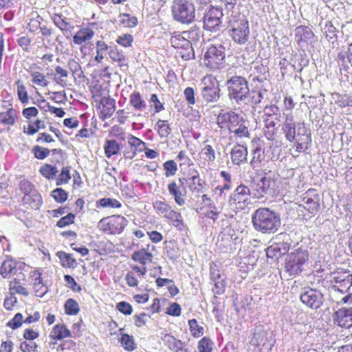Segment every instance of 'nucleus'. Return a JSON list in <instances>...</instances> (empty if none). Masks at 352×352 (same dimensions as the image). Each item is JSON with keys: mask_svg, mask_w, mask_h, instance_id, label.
I'll return each instance as SVG.
<instances>
[{"mask_svg": "<svg viewBox=\"0 0 352 352\" xmlns=\"http://www.w3.org/2000/svg\"><path fill=\"white\" fill-rule=\"evenodd\" d=\"M254 228L263 234H274L280 227V217L268 208H260L252 215Z\"/></svg>", "mask_w": 352, "mask_h": 352, "instance_id": "f257e3e1", "label": "nucleus"}, {"mask_svg": "<svg viewBox=\"0 0 352 352\" xmlns=\"http://www.w3.org/2000/svg\"><path fill=\"white\" fill-rule=\"evenodd\" d=\"M226 87L229 98L240 104L247 102L250 95L248 80L242 76L234 75L227 80Z\"/></svg>", "mask_w": 352, "mask_h": 352, "instance_id": "f03ea898", "label": "nucleus"}, {"mask_svg": "<svg viewBox=\"0 0 352 352\" xmlns=\"http://www.w3.org/2000/svg\"><path fill=\"white\" fill-rule=\"evenodd\" d=\"M172 16L175 21L182 24H190L195 19V6L191 0H174Z\"/></svg>", "mask_w": 352, "mask_h": 352, "instance_id": "7ed1b4c3", "label": "nucleus"}, {"mask_svg": "<svg viewBox=\"0 0 352 352\" xmlns=\"http://www.w3.org/2000/svg\"><path fill=\"white\" fill-rule=\"evenodd\" d=\"M284 121L282 130L285 134V138L289 142H294L297 136H307L309 141H311V133H307V129L304 124L294 122V116L292 112L284 113Z\"/></svg>", "mask_w": 352, "mask_h": 352, "instance_id": "20e7f679", "label": "nucleus"}, {"mask_svg": "<svg viewBox=\"0 0 352 352\" xmlns=\"http://www.w3.org/2000/svg\"><path fill=\"white\" fill-rule=\"evenodd\" d=\"M223 16L222 8L209 6L203 13L201 21L203 22V28L205 30L216 33L221 30L222 17Z\"/></svg>", "mask_w": 352, "mask_h": 352, "instance_id": "39448f33", "label": "nucleus"}, {"mask_svg": "<svg viewBox=\"0 0 352 352\" xmlns=\"http://www.w3.org/2000/svg\"><path fill=\"white\" fill-rule=\"evenodd\" d=\"M309 252L307 250L298 248L289 254L285 259V269L290 275H297L302 270L303 265L309 259Z\"/></svg>", "mask_w": 352, "mask_h": 352, "instance_id": "423d86ee", "label": "nucleus"}, {"mask_svg": "<svg viewBox=\"0 0 352 352\" xmlns=\"http://www.w3.org/2000/svg\"><path fill=\"white\" fill-rule=\"evenodd\" d=\"M230 36L233 41L239 45L246 44L250 38L248 21L245 19L234 21L230 24Z\"/></svg>", "mask_w": 352, "mask_h": 352, "instance_id": "0eeeda50", "label": "nucleus"}, {"mask_svg": "<svg viewBox=\"0 0 352 352\" xmlns=\"http://www.w3.org/2000/svg\"><path fill=\"white\" fill-rule=\"evenodd\" d=\"M171 45L175 48L181 49V56L184 60H190L194 56V50L191 41L184 34L174 32L170 40Z\"/></svg>", "mask_w": 352, "mask_h": 352, "instance_id": "6e6552de", "label": "nucleus"}, {"mask_svg": "<svg viewBox=\"0 0 352 352\" xmlns=\"http://www.w3.org/2000/svg\"><path fill=\"white\" fill-rule=\"evenodd\" d=\"M300 299L308 307L317 309L323 304L324 296L320 290L307 287L301 292Z\"/></svg>", "mask_w": 352, "mask_h": 352, "instance_id": "1a4fd4ad", "label": "nucleus"}, {"mask_svg": "<svg viewBox=\"0 0 352 352\" xmlns=\"http://www.w3.org/2000/svg\"><path fill=\"white\" fill-rule=\"evenodd\" d=\"M330 281L332 289L344 293L352 286V274L349 272L334 273Z\"/></svg>", "mask_w": 352, "mask_h": 352, "instance_id": "9d476101", "label": "nucleus"}, {"mask_svg": "<svg viewBox=\"0 0 352 352\" xmlns=\"http://www.w3.org/2000/svg\"><path fill=\"white\" fill-rule=\"evenodd\" d=\"M186 178H179L177 182L173 181L168 185L169 194L173 197L175 203L182 206L186 204L187 190L184 186Z\"/></svg>", "mask_w": 352, "mask_h": 352, "instance_id": "9b49d317", "label": "nucleus"}, {"mask_svg": "<svg viewBox=\"0 0 352 352\" xmlns=\"http://www.w3.org/2000/svg\"><path fill=\"white\" fill-rule=\"evenodd\" d=\"M224 58V47L221 45L210 46L204 54V60L207 61L206 64L213 69L219 68Z\"/></svg>", "mask_w": 352, "mask_h": 352, "instance_id": "f8f14e48", "label": "nucleus"}, {"mask_svg": "<svg viewBox=\"0 0 352 352\" xmlns=\"http://www.w3.org/2000/svg\"><path fill=\"white\" fill-rule=\"evenodd\" d=\"M251 194L250 189L244 185L239 186L230 197V205L239 204V208H243L246 204H248L250 195Z\"/></svg>", "mask_w": 352, "mask_h": 352, "instance_id": "ddd939ff", "label": "nucleus"}, {"mask_svg": "<svg viewBox=\"0 0 352 352\" xmlns=\"http://www.w3.org/2000/svg\"><path fill=\"white\" fill-rule=\"evenodd\" d=\"M319 195L314 189H309L305 196L303 197V207L307 210L311 214H315L318 211Z\"/></svg>", "mask_w": 352, "mask_h": 352, "instance_id": "4468645a", "label": "nucleus"}, {"mask_svg": "<svg viewBox=\"0 0 352 352\" xmlns=\"http://www.w3.org/2000/svg\"><path fill=\"white\" fill-rule=\"evenodd\" d=\"M295 39L299 45L313 44L315 42L314 34L311 29L305 25H299L295 29Z\"/></svg>", "mask_w": 352, "mask_h": 352, "instance_id": "2eb2a0df", "label": "nucleus"}, {"mask_svg": "<svg viewBox=\"0 0 352 352\" xmlns=\"http://www.w3.org/2000/svg\"><path fill=\"white\" fill-rule=\"evenodd\" d=\"M270 179L265 177L256 181L254 180L251 186L252 195L256 198H261L270 190Z\"/></svg>", "mask_w": 352, "mask_h": 352, "instance_id": "dca6fc26", "label": "nucleus"}, {"mask_svg": "<svg viewBox=\"0 0 352 352\" xmlns=\"http://www.w3.org/2000/svg\"><path fill=\"white\" fill-rule=\"evenodd\" d=\"M336 322L346 329L352 327V308H342L336 312Z\"/></svg>", "mask_w": 352, "mask_h": 352, "instance_id": "f3484780", "label": "nucleus"}, {"mask_svg": "<svg viewBox=\"0 0 352 352\" xmlns=\"http://www.w3.org/2000/svg\"><path fill=\"white\" fill-rule=\"evenodd\" d=\"M219 89L215 85L211 83L201 89V96L206 102H214L219 98Z\"/></svg>", "mask_w": 352, "mask_h": 352, "instance_id": "a211bd4d", "label": "nucleus"}, {"mask_svg": "<svg viewBox=\"0 0 352 352\" xmlns=\"http://www.w3.org/2000/svg\"><path fill=\"white\" fill-rule=\"evenodd\" d=\"M101 118L104 120L109 118L116 110V101L109 97H103L100 100Z\"/></svg>", "mask_w": 352, "mask_h": 352, "instance_id": "6ab92c4d", "label": "nucleus"}, {"mask_svg": "<svg viewBox=\"0 0 352 352\" xmlns=\"http://www.w3.org/2000/svg\"><path fill=\"white\" fill-rule=\"evenodd\" d=\"M248 149L241 145L233 147L231 151V159L234 164L240 165L247 162Z\"/></svg>", "mask_w": 352, "mask_h": 352, "instance_id": "aec40b11", "label": "nucleus"}, {"mask_svg": "<svg viewBox=\"0 0 352 352\" xmlns=\"http://www.w3.org/2000/svg\"><path fill=\"white\" fill-rule=\"evenodd\" d=\"M128 220L122 216L118 215L108 223L109 229L111 233H121L124 228L126 226Z\"/></svg>", "mask_w": 352, "mask_h": 352, "instance_id": "412c9836", "label": "nucleus"}, {"mask_svg": "<svg viewBox=\"0 0 352 352\" xmlns=\"http://www.w3.org/2000/svg\"><path fill=\"white\" fill-rule=\"evenodd\" d=\"M153 206L157 214L162 215L166 219L170 214H175V211L172 210L171 206L166 201L157 200L153 203Z\"/></svg>", "mask_w": 352, "mask_h": 352, "instance_id": "4be33fe9", "label": "nucleus"}, {"mask_svg": "<svg viewBox=\"0 0 352 352\" xmlns=\"http://www.w3.org/2000/svg\"><path fill=\"white\" fill-rule=\"evenodd\" d=\"M185 182H187L188 187L192 192H198L202 188L201 179H200L199 174L197 170H191L189 177L186 179Z\"/></svg>", "mask_w": 352, "mask_h": 352, "instance_id": "5701e85b", "label": "nucleus"}, {"mask_svg": "<svg viewBox=\"0 0 352 352\" xmlns=\"http://www.w3.org/2000/svg\"><path fill=\"white\" fill-rule=\"evenodd\" d=\"M94 35V32L90 28H83L76 33L73 37L75 44L81 45L82 43L89 41Z\"/></svg>", "mask_w": 352, "mask_h": 352, "instance_id": "b1692460", "label": "nucleus"}, {"mask_svg": "<svg viewBox=\"0 0 352 352\" xmlns=\"http://www.w3.org/2000/svg\"><path fill=\"white\" fill-rule=\"evenodd\" d=\"M23 202L33 209H38L43 203L41 196L36 192H33L30 195H25Z\"/></svg>", "mask_w": 352, "mask_h": 352, "instance_id": "393cba45", "label": "nucleus"}, {"mask_svg": "<svg viewBox=\"0 0 352 352\" xmlns=\"http://www.w3.org/2000/svg\"><path fill=\"white\" fill-rule=\"evenodd\" d=\"M50 336L55 340H62L71 337V332L65 325L59 324L53 327Z\"/></svg>", "mask_w": 352, "mask_h": 352, "instance_id": "a878e982", "label": "nucleus"}, {"mask_svg": "<svg viewBox=\"0 0 352 352\" xmlns=\"http://www.w3.org/2000/svg\"><path fill=\"white\" fill-rule=\"evenodd\" d=\"M323 32L329 42L332 45V47H334L336 44H338L336 28L331 22L327 21L323 28Z\"/></svg>", "mask_w": 352, "mask_h": 352, "instance_id": "bb28decb", "label": "nucleus"}, {"mask_svg": "<svg viewBox=\"0 0 352 352\" xmlns=\"http://www.w3.org/2000/svg\"><path fill=\"white\" fill-rule=\"evenodd\" d=\"M104 149L106 157L110 158L111 156L119 153L121 146L114 140H107L105 141Z\"/></svg>", "mask_w": 352, "mask_h": 352, "instance_id": "cd10ccee", "label": "nucleus"}, {"mask_svg": "<svg viewBox=\"0 0 352 352\" xmlns=\"http://www.w3.org/2000/svg\"><path fill=\"white\" fill-rule=\"evenodd\" d=\"M153 254L147 252L145 249H142L139 251H135L133 253L131 258L142 265H145L146 261H152Z\"/></svg>", "mask_w": 352, "mask_h": 352, "instance_id": "c85d7f7f", "label": "nucleus"}, {"mask_svg": "<svg viewBox=\"0 0 352 352\" xmlns=\"http://www.w3.org/2000/svg\"><path fill=\"white\" fill-rule=\"evenodd\" d=\"M227 118H228V128L230 132L233 131L240 124L245 122V120L243 119V116L236 113L234 111L228 112V116H227Z\"/></svg>", "mask_w": 352, "mask_h": 352, "instance_id": "c756f323", "label": "nucleus"}, {"mask_svg": "<svg viewBox=\"0 0 352 352\" xmlns=\"http://www.w3.org/2000/svg\"><path fill=\"white\" fill-rule=\"evenodd\" d=\"M129 102L138 111H142L146 106L144 100L139 92H133L131 94Z\"/></svg>", "mask_w": 352, "mask_h": 352, "instance_id": "7c9ffc66", "label": "nucleus"}, {"mask_svg": "<svg viewBox=\"0 0 352 352\" xmlns=\"http://www.w3.org/2000/svg\"><path fill=\"white\" fill-rule=\"evenodd\" d=\"M265 159L264 149L261 146H256L253 150V157L250 164L253 168L260 166V164Z\"/></svg>", "mask_w": 352, "mask_h": 352, "instance_id": "2f4dec72", "label": "nucleus"}, {"mask_svg": "<svg viewBox=\"0 0 352 352\" xmlns=\"http://www.w3.org/2000/svg\"><path fill=\"white\" fill-rule=\"evenodd\" d=\"M16 118V111L10 108L5 112L0 113V122L6 125H13Z\"/></svg>", "mask_w": 352, "mask_h": 352, "instance_id": "473e14b6", "label": "nucleus"}, {"mask_svg": "<svg viewBox=\"0 0 352 352\" xmlns=\"http://www.w3.org/2000/svg\"><path fill=\"white\" fill-rule=\"evenodd\" d=\"M52 19L54 23L63 32L67 31L74 28L65 17L63 18L60 14H54Z\"/></svg>", "mask_w": 352, "mask_h": 352, "instance_id": "72a5a7b5", "label": "nucleus"}, {"mask_svg": "<svg viewBox=\"0 0 352 352\" xmlns=\"http://www.w3.org/2000/svg\"><path fill=\"white\" fill-rule=\"evenodd\" d=\"M211 278L214 283V287L212 288L214 294L218 295L223 294L226 288V282L221 277V275L219 274H217V275L212 274L211 276Z\"/></svg>", "mask_w": 352, "mask_h": 352, "instance_id": "f704fd0d", "label": "nucleus"}, {"mask_svg": "<svg viewBox=\"0 0 352 352\" xmlns=\"http://www.w3.org/2000/svg\"><path fill=\"white\" fill-rule=\"evenodd\" d=\"M183 34L187 38L192 42L196 43L199 41L202 36V32L199 27L195 25L192 26L190 30L184 31Z\"/></svg>", "mask_w": 352, "mask_h": 352, "instance_id": "c9c22d12", "label": "nucleus"}, {"mask_svg": "<svg viewBox=\"0 0 352 352\" xmlns=\"http://www.w3.org/2000/svg\"><path fill=\"white\" fill-rule=\"evenodd\" d=\"M267 93L266 89L260 90L258 91H250V95L248 97V100L247 102H244L243 104H250L251 105H256L260 104L262 100L264 98L265 94Z\"/></svg>", "mask_w": 352, "mask_h": 352, "instance_id": "e433bc0d", "label": "nucleus"}, {"mask_svg": "<svg viewBox=\"0 0 352 352\" xmlns=\"http://www.w3.org/2000/svg\"><path fill=\"white\" fill-rule=\"evenodd\" d=\"M56 255L63 263V266L72 268L76 267L78 263L76 259L72 258L71 254L60 251L56 253Z\"/></svg>", "mask_w": 352, "mask_h": 352, "instance_id": "4c0bfd02", "label": "nucleus"}, {"mask_svg": "<svg viewBox=\"0 0 352 352\" xmlns=\"http://www.w3.org/2000/svg\"><path fill=\"white\" fill-rule=\"evenodd\" d=\"M97 207L109 208H120L122 206L121 203L116 199L113 198H102L96 202Z\"/></svg>", "mask_w": 352, "mask_h": 352, "instance_id": "58836bf2", "label": "nucleus"}, {"mask_svg": "<svg viewBox=\"0 0 352 352\" xmlns=\"http://www.w3.org/2000/svg\"><path fill=\"white\" fill-rule=\"evenodd\" d=\"M118 18L120 23L126 28H133L138 24L137 18L129 14H120Z\"/></svg>", "mask_w": 352, "mask_h": 352, "instance_id": "ea45409f", "label": "nucleus"}, {"mask_svg": "<svg viewBox=\"0 0 352 352\" xmlns=\"http://www.w3.org/2000/svg\"><path fill=\"white\" fill-rule=\"evenodd\" d=\"M160 138H167L171 133V129L166 120H159L156 124Z\"/></svg>", "mask_w": 352, "mask_h": 352, "instance_id": "a19ab883", "label": "nucleus"}, {"mask_svg": "<svg viewBox=\"0 0 352 352\" xmlns=\"http://www.w3.org/2000/svg\"><path fill=\"white\" fill-rule=\"evenodd\" d=\"M64 307L65 314L67 315H76L80 311L78 302L72 298L67 300Z\"/></svg>", "mask_w": 352, "mask_h": 352, "instance_id": "79ce46f5", "label": "nucleus"}, {"mask_svg": "<svg viewBox=\"0 0 352 352\" xmlns=\"http://www.w3.org/2000/svg\"><path fill=\"white\" fill-rule=\"evenodd\" d=\"M40 173L48 179H52L56 175L58 170L56 166L45 164L40 168Z\"/></svg>", "mask_w": 352, "mask_h": 352, "instance_id": "37998d69", "label": "nucleus"}, {"mask_svg": "<svg viewBox=\"0 0 352 352\" xmlns=\"http://www.w3.org/2000/svg\"><path fill=\"white\" fill-rule=\"evenodd\" d=\"M197 348L199 352H212L213 342L209 338L204 337L199 341Z\"/></svg>", "mask_w": 352, "mask_h": 352, "instance_id": "c03bdc74", "label": "nucleus"}, {"mask_svg": "<svg viewBox=\"0 0 352 352\" xmlns=\"http://www.w3.org/2000/svg\"><path fill=\"white\" fill-rule=\"evenodd\" d=\"M190 331L195 338H199L204 334V327L199 326L196 319H192L188 321Z\"/></svg>", "mask_w": 352, "mask_h": 352, "instance_id": "a18cd8bd", "label": "nucleus"}, {"mask_svg": "<svg viewBox=\"0 0 352 352\" xmlns=\"http://www.w3.org/2000/svg\"><path fill=\"white\" fill-rule=\"evenodd\" d=\"M71 179L69 167H63L61 170V173L58 175L56 179V185L60 186L65 184H67Z\"/></svg>", "mask_w": 352, "mask_h": 352, "instance_id": "49530a36", "label": "nucleus"}, {"mask_svg": "<svg viewBox=\"0 0 352 352\" xmlns=\"http://www.w3.org/2000/svg\"><path fill=\"white\" fill-rule=\"evenodd\" d=\"M15 269V264L11 260H7L2 263L0 267V274L3 278H8V275Z\"/></svg>", "mask_w": 352, "mask_h": 352, "instance_id": "de8ad7c7", "label": "nucleus"}, {"mask_svg": "<svg viewBox=\"0 0 352 352\" xmlns=\"http://www.w3.org/2000/svg\"><path fill=\"white\" fill-rule=\"evenodd\" d=\"M10 290L11 294H22L25 296H27L29 294L28 291L25 287L22 286L21 283L14 280L13 282H11L10 284Z\"/></svg>", "mask_w": 352, "mask_h": 352, "instance_id": "09e8293b", "label": "nucleus"}, {"mask_svg": "<svg viewBox=\"0 0 352 352\" xmlns=\"http://www.w3.org/2000/svg\"><path fill=\"white\" fill-rule=\"evenodd\" d=\"M120 342L124 348L129 351H133L135 349L133 336L123 334L120 338Z\"/></svg>", "mask_w": 352, "mask_h": 352, "instance_id": "8fccbe9b", "label": "nucleus"}, {"mask_svg": "<svg viewBox=\"0 0 352 352\" xmlns=\"http://www.w3.org/2000/svg\"><path fill=\"white\" fill-rule=\"evenodd\" d=\"M164 169L166 170L165 176L169 177L175 175L177 170V166L174 160H168L163 164Z\"/></svg>", "mask_w": 352, "mask_h": 352, "instance_id": "3c124183", "label": "nucleus"}, {"mask_svg": "<svg viewBox=\"0 0 352 352\" xmlns=\"http://www.w3.org/2000/svg\"><path fill=\"white\" fill-rule=\"evenodd\" d=\"M17 85V95L19 100L22 104H27L28 102V95L25 87L21 83L20 80L16 82Z\"/></svg>", "mask_w": 352, "mask_h": 352, "instance_id": "603ef678", "label": "nucleus"}, {"mask_svg": "<svg viewBox=\"0 0 352 352\" xmlns=\"http://www.w3.org/2000/svg\"><path fill=\"white\" fill-rule=\"evenodd\" d=\"M32 152L36 158L43 160L50 155V151L47 148L36 145L33 147Z\"/></svg>", "mask_w": 352, "mask_h": 352, "instance_id": "864d4df0", "label": "nucleus"}, {"mask_svg": "<svg viewBox=\"0 0 352 352\" xmlns=\"http://www.w3.org/2000/svg\"><path fill=\"white\" fill-rule=\"evenodd\" d=\"M31 76L32 77V82L40 86L45 87L47 85V81L45 76L38 72H31Z\"/></svg>", "mask_w": 352, "mask_h": 352, "instance_id": "5fc2aeb1", "label": "nucleus"}, {"mask_svg": "<svg viewBox=\"0 0 352 352\" xmlns=\"http://www.w3.org/2000/svg\"><path fill=\"white\" fill-rule=\"evenodd\" d=\"M230 133H234L237 137L242 138H249L250 133L248 126L245 125V122H243V124H240L237 127H236L233 131Z\"/></svg>", "mask_w": 352, "mask_h": 352, "instance_id": "6e6d98bb", "label": "nucleus"}, {"mask_svg": "<svg viewBox=\"0 0 352 352\" xmlns=\"http://www.w3.org/2000/svg\"><path fill=\"white\" fill-rule=\"evenodd\" d=\"M53 198L59 203L65 202L68 197V195L65 190L61 188H57L52 192Z\"/></svg>", "mask_w": 352, "mask_h": 352, "instance_id": "4d7b16f0", "label": "nucleus"}, {"mask_svg": "<svg viewBox=\"0 0 352 352\" xmlns=\"http://www.w3.org/2000/svg\"><path fill=\"white\" fill-rule=\"evenodd\" d=\"M266 341L267 333L264 331H256L254 333V337L252 340L254 344H256L257 346H265L266 344Z\"/></svg>", "mask_w": 352, "mask_h": 352, "instance_id": "13d9d810", "label": "nucleus"}, {"mask_svg": "<svg viewBox=\"0 0 352 352\" xmlns=\"http://www.w3.org/2000/svg\"><path fill=\"white\" fill-rule=\"evenodd\" d=\"M201 153L207 157V160L209 162H214L216 159L215 151L212 146L209 144H206L202 148Z\"/></svg>", "mask_w": 352, "mask_h": 352, "instance_id": "bf43d9fd", "label": "nucleus"}, {"mask_svg": "<svg viewBox=\"0 0 352 352\" xmlns=\"http://www.w3.org/2000/svg\"><path fill=\"white\" fill-rule=\"evenodd\" d=\"M34 125L35 126H34L33 124H28V131H24V132L28 133V135H32L37 133L39 129L45 128L44 122L40 120H37L34 122Z\"/></svg>", "mask_w": 352, "mask_h": 352, "instance_id": "052dcab7", "label": "nucleus"}, {"mask_svg": "<svg viewBox=\"0 0 352 352\" xmlns=\"http://www.w3.org/2000/svg\"><path fill=\"white\" fill-rule=\"evenodd\" d=\"M165 341L166 342L168 348L173 352L184 343L181 340H177L170 336H166Z\"/></svg>", "mask_w": 352, "mask_h": 352, "instance_id": "680f3d73", "label": "nucleus"}, {"mask_svg": "<svg viewBox=\"0 0 352 352\" xmlns=\"http://www.w3.org/2000/svg\"><path fill=\"white\" fill-rule=\"evenodd\" d=\"M74 219H75V215L73 213H69L66 216L60 218L58 221L56 226L59 228L65 227L69 224L73 223Z\"/></svg>", "mask_w": 352, "mask_h": 352, "instance_id": "e2e57ef3", "label": "nucleus"}, {"mask_svg": "<svg viewBox=\"0 0 352 352\" xmlns=\"http://www.w3.org/2000/svg\"><path fill=\"white\" fill-rule=\"evenodd\" d=\"M22 323L23 315L21 313H17L14 318L8 322L7 325L12 329H16L21 327Z\"/></svg>", "mask_w": 352, "mask_h": 352, "instance_id": "0e129e2a", "label": "nucleus"}, {"mask_svg": "<svg viewBox=\"0 0 352 352\" xmlns=\"http://www.w3.org/2000/svg\"><path fill=\"white\" fill-rule=\"evenodd\" d=\"M55 72L57 74L60 75L58 80L57 81L62 87H65L67 85L66 80L65 78L68 76V72L66 69L62 68L60 66H56L55 67Z\"/></svg>", "mask_w": 352, "mask_h": 352, "instance_id": "69168bd1", "label": "nucleus"}, {"mask_svg": "<svg viewBox=\"0 0 352 352\" xmlns=\"http://www.w3.org/2000/svg\"><path fill=\"white\" fill-rule=\"evenodd\" d=\"M133 41V38L132 35L129 34H124L118 36L116 42L124 47H129L131 45Z\"/></svg>", "mask_w": 352, "mask_h": 352, "instance_id": "338daca9", "label": "nucleus"}, {"mask_svg": "<svg viewBox=\"0 0 352 352\" xmlns=\"http://www.w3.org/2000/svg\"><path fill=\"white\" fill-rule=\"evenodd\" d=\"M116 308L124 315H130L133 311L131 305L125 301L118 302L116 305Z\"/></svg>", "mask_w": 352, "mask_h": 352, "instance_id": "774afa93", "label": "nucleus"}]
</instances>
